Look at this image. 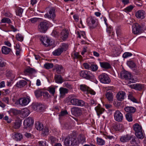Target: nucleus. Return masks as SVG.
Instances as JSON below:
<instances>
[{"label":"nucleus","instance_id":"b1692460","mask_svg":"<svg viewBox=\"0 0 146 146\" xmlns=\"http://www.w3.org/2000/svg\"><path fill=\"white\" fill-rule=\"evenodd\" d=\"M11 50V48L5 46H3L1 48L2 53L5 54H9Z\"/></svg>","mask_w":146,"mask_h":146},{"label":"nucleus","instance_id":"2eb2a0df","mask_svg":"<svg viewBox=\"0 0 146 146\" xmlns=\"http://www.w3.org/2000/svg\"><path fill=\"white\" fill-rule=\"evenodd\" d=\"M43 44L46 47H48L50 46L51 41V40L47 37H42L40 39Z\"/></svg>","mask_w":146,"mask_h":146},{"label":"nucleus","instance_id":"f8f14e48","mask_svg":"<svg viewBox=\"0 0 146 146\" xmlns=\"http://www.w3.org/2000/svg\"><path fill=\"white\" fill-rule=\"evenodd\" d=\"M30 101V97L27 96L20 99L18 102L20 105L22 106H25L28 104Z\"/></svg>","mask_w":146,"mask_h":146},{"label":"nucleus","instance_id":"c85d7f7f","mask_svg":"<svg viewBox=\"0 0 146 146\" xmlns=\"http://www.w3.org/2000/svg\"><path fill=\"white\" fill-rule=\"evenodd\" d=\"M101 66L105 69H109L111 68V65L110 64L107 62H100Z\"/></svg>","mask_w":146,"mask_h":146},{"label":"nucleus","instance_id":"ea45409f","mask_svg":"<svg viewBox=\"0 0 146 146\" xmlns=\"http://www.w3.org/2000/svg\"><path fill=\"white\" fill-rule=\"evenodd\" d=\"M97 142L98 145L102 146L104 145L105 143V142L104 140L102 139L99 137H97Z\"/></svg>","mask_w":146,"mask_h":146},{"label":"nucleus","instance_id":"20e7f679","mask_svg":"<svg viewBox=\"0 0 146 146\" xmlns=\"http://www.w3.org/2000/svg\"><path fill=\"white\" fill-rule=\"evenodd\" d=\"M98 78L100 82L103 84H108L111 82L110 78L106 73L102 74L99 76Z\"/></svg>","mask_w":146,"mask_h":146},{"label":"nucleus","instance_id":"e433bc0d","mask_svg":"<svg viewBox=\"0 0 146 146\" xmlns=\"http://www.w3.org/2000/svg\"><path fill=\"white\" fill-rule=\"evenodd\" d=\"M127 65L131 68H135L136 65L134 62L132 60H129L127 62Z\"/></svg>","mask_w":146,"mask_h":146},{"label":"nucleus","instance_id":"e2e57ef3","mask_svg":"<svg viewBox=\"0 0 146 146\" xmlns=\"http://www.w3.org/2000/svg\"><path fill=\"white\" fill-rule=\"evenodd\" d=\"M90 68L93 71H96L98 69L97 65L96 64L92 65L90 66Z\"/></svg>","mask_w":146,"mask_h":146},{"label":"nucleus","instance_id":"09e8293b","mask_svg":"<svg viewBox=\"0 0 146 146\" xmlns=\"http://www.w3.org/2000/svg\"><path fill=\"white\" fill-rule=\"evenodd\" d=\"M16 39L17 40L20 41H22L23 39V36L21 34L18 33L16 36Z\"/></svg>","mask_w":146,"mask_h":146},{"label":"nucleus","instance_id":"79ce46f5","mask_svg":"<svg viewBox=\"0 0 146 146\" xmlns=\"http://www.w3.org/2000/svg\"><path fill=\"white\" fill-rule=\"evenodd\" d=\"M39 18H33L27 20V21L30 24H35L39 20Z\"/></svg>","mask_w":146,"mask_h":146},{"label":"nucleus","instance_id":"393cba45","mask_svg":"<svg viewBox=\"0 0 146 146\" xmlns=\"http://www.w3.org/2000/svg\"><path fill=\"white\" fill-rule=\"evenodd\" d=\"M5 75L8 77H10L12 79H13L15 77L14 74L12 72V70H7L6 71Z\"/></svg>","mask_w":146,"mask_h":146},{"label":"nucleus","instance_id":"052dcab7","mask_svg":"<svg viewBox=\"0 0 146 146\" xmlns=\"http://www.w3.org/2000/svg\"><path fill=\"white\" fill-rule=\"evenodd\" d=\"M49 131L47 127H45L44 129L43 128L42 133L44 135H47L48 134Z\"/></svg>","mask_w":146,"mask_h":146},{"label":"nucleus","instance_id":"a211bd4d","mask_svg":"<svg viewBox=\"0 0 146 146\" xmlns=\"http://www.w3.org/2000/svg\"><path fill=\"white\" fill-rule=\"evenodd\" d=\"M145 12L142 10L138 11L135 13V16L138 19H144L145 17Z\"/></svg>","mask_w":146,"mask_h":146},{"label":"nucleus","instance_id":"a878e982","mask_svg":"<svg viewBox=\"0 0 146 146\" xmlns=\"http://www.w3.org/2000/svg\"><path fill=\"white\" fill-rule=\"evenodd\" d=\"M106 96L107 99L109 102H111L113 101V96L112 93L108 92L106 93Z\"/></svg>","mask_w":146,"mask_h":146},{"label":"nucleus","instance_id":"4d7b16f0","mask_svg":"<svg viewBox=\"0 0 146 146\" xmlns=\"http://www.w3.org/2000/svg\"><path fill=\"white\" fill-rule=\"evenodd\" d=\"M1 22L2 23H9L11 22V20L9 18H4L1 20Z\"/></svg>","mask_w":146,"mask_h":146},{"label":"nucleus","instance_id":"a19ab883","mask_svg":"<svg viewBox=\"0 0 146 146\" xmlns=\"http://www.w3.org/2000/svg\"><path fill=\"white\" fill-rule=\"evenodd\" d=\"M23 10L21 7L18 8L16 11V14L17 15L20 17L22 16V14L23 12Z\"/></svg>","mask_w":146,"mask_h":146},{"label":"nucleus","instance_id":"37998d69","mask_svg":"<svg viewBox=\"0 0 146 146\" xmlns=\"http://www.w3.org/2000/svg\"><path fill=\"white\" fill-rule=\"evenodd\" d=\"M25 71L26 72L31 74L34 73L36 72V70L35 69L30 67H29L26 69Z\"/></svg>","mask_w":146,"mask_h":146},{"label":"nucleus","instance_id":"f3484780","mask_svg":"<svg viewBox=\"0 0 146 146\" xmlns=\"http://www.w3.org/2000/svg\"><path fill=\"white\" fill-rule=\"evenodd\" d=\"M95 109L99 117H100V115L103 113L105 111V109L102 107L100 104H98V106L95 107Z\"/></svg>","mask_w":146,"mask_h":146},{"label":"nucleus","instance_id":"864d4df0","mask_svg":"<svg viewBox=\"0 0 146 146\" xmlns=\"http://www.w3.org/2000/svg\"><path fill=\"white\" fill-rule=\"evenodd\" d=\"M10 112L11 114L12 115H16L18 113L17 110L13 109H11L10 110Z\"/></svg>","mask_w":146,"mask_h":146},{"label":"nucleus","instance_id":"5fc2aeb1","mask_svg":"<svg viewBox=\"0 0 146 146\" xmlns=\"http://www.w3.org/2000/svg\"><path fill=\"white\" fill-rule=\"evenodd\" d=\"M132 55L131 53L129 52H125L123 55V57L124 58H126L129 57L131 56Z\"/></svg>","mask_w":146,"mask_h":146},{"label":"nucleus","instance_id":"bb28decb","mask_svg":"<svg viewBox=\"0 0 146 146\" xmlns=\"http://www.w3.org/2000/svg\"><path fill=\"white\" fill-rule=\"evenodd\" d=\"M59 90L60 96H61L65 95L68 92V89L63 87L60 88Z\"/></svg>","mask_w":146,"mask_h":146},{"label":"nucleus","instance_id":"a18cd8bd","mask_svg":"<svg viewBox=\"0 0 146 146\" xmlns=\"http://www.w3.org/2000/svg\"><path fill=\"white\" fill-rule=\"evenodd\" d=\"M134 7L131 5H130L126 7L124 9V11L126 13L131 12L133 9Z\"/></svg>","mask_w":146,"mask_h":146},{"label":"nucleus","instance_id":"69168bd1","mask_svg":"<svg viewBox=\"0 0 146 146\" xmlns=\"http://www.w3.org/2000/svg\"><path fill=\"white\" fill-rule=\"evenodd\" d=\"M35 93L36 97H38L41 95V92L39 90H37L35 91Z\"/></svg>","mask_w":146,"mask_h":146},{"label":"nucleus","instance_id":"4c0bfd02","mask_svg":"<svg viewBox=\"0 0 146 146\" xmlns=\"http://www.w3.org/2000/svg\"><path fill=\"white\" fill-rule=\"evenodd\" d=\"M131 138L130 136H126L121 137L120 138V141L123 142H127L130 140Z\"/></svg>","mask_w":146,"mask_h":146},{"label":"nucleus","instance_id":"f257e3e1","mask_svg":"<svg viewBox=\"0 0 146 146\" xmlns=\"http://www.w3.org/2000/svg\"><path fill=\"white\" fill-rule=\"evenodd\" d=\"M133 128L135 131L136 136L139 139H143L144 138V136L141 126L139 124L136 123L133 125Z\"/></svg>","mask_w":146,"mask_h":146},{"label":"nucleus","instance_id":"de8ad7c7","mask_svg":"<svg viewBox=\"0 0 146 146\" xmlns=\"http://www.w3.org/2000/svg\"><path fill=\"white\" fill-rule=\"evenodd\" d=\"M128 98L129 99L134 103H137V100L134 98L132 95L131 94H129L128 96Z\"/></svg>","mask_w":146,"mask_h":146},{"label":"nucleus","instance_id":"3c124183","mask_svg":"<svg viewBox=\"0 0 146 146\" xmlns=\"http://www.w3.org/2000/svg\"><path fill=\"white\" fill-rule=\"evenodd\" d=\"M39 104L37 103H33L32 105V108L35 110L38 111Z\"/></svg>","mask_w":146,"mask_h":146},{"label":"nucleus","instance_id":"dca6fc26","mask_svg":"<svg viewBox=\"0 0 146 146\" xmlns=\"http://www.w3.org/2000/svg\"><path fill=\"white\" fill-rule=\"evenodd\" d=\"M128 86L131 88L137 90H140L143 89L144 88L143 85L138 84L129 85Z\"/></svg>","mask_w":146,"mask_h":146},{"label":"nucleus","instance_id":"473e14b6","mask_svg":"<svg viewBox=\"0 0 146 146\" xmlns=\"http://www.w3.org/2000/svg\"><path fill=\"white\" fill-rule=\"evenodd\" d=\"M13 127L15 129L19 128L21 125V122L20 121L16 120L13 123Z\"/></svg>","mask_w":146,"mask_h":146},{"label":"nucleus","instance_id":"ddd939ff","mask_svg":"<svg viewBox=\"0 0 146 146\" xmlns=\"http://www.w3.org/2000/svg\"><path fill=\"white\" fill-rule=\"evenodd\" d=\"M75 138L72 137H68L64 140V145L65 146H71L74 144Z\"/></svg>","mask_w":146,"mask_h":146},{"label":"nucleus","instance_id":"58836bf2","mask_svg":"<svg viewBox=\"0 0 146 146\" xmlns=\"http://www.w3.org/2000/svg\"><path fill=\"white\" fill-rule=\"evenodd\" d=\"M107 31L109 33V36H111L112 38L114 36V33L113 31V29L111 27H109L107 29Z\"/></svg>","mask_w":146,"mask_h":146},{"label":"nucleus","instance_id":"5701e85b","mask_svg":"<svg viewBox=\"0 0 146 146\" xmlns=\"http://www.w3.org/2000/svg\"><path fill=\"white\" fill-rule=\"evenodd\" d=\"M12 137L16 141H20L22 139L23 135L20 133H15L13 134Z\"/></svg>","mask_w":146,"mask_h":146},{"label":"nucleus","instance_id":"412c9836","mask_svg":"<svg viewBox=\"0 0 146 146\" xmlns=\"http://www.w3.org/2000/svg\"><path fill=\"white\" fill-rule=\"evenodd\" d=\"M60 36L63 40H66L68 36V33L66 30H63L61 32Z\"/></svg>","mask_w":146,"mask_h":146},{"label":"nucleus","instance_id":"1a4fd4ad","mask_svg":"<svg viewBox=\"0 0 146 146\" xmlns=\"http://www.w3.org/2000/svg\"><path fill=\"white\" fill-rule=\"evenodd\" d=\"M114 119L118 122H121L122 121L123 117L122 113L119 110H117L113 113Z\"/></svg>","mask_w":146,"mask_h":146},{"label":"nucleus","instance_id":"0eeeda50","mask_svg":"<svg viewBox=\"0 0 146 146\" xmlns=\"http://www.w3.org/2000/svg\"><path fill=\"white\" fill-rule=\"evenodd\" d=\"M80 87L82 91L87 94L90 93L93 95H94L96 94L95 92L93 90L85 84L80 85Z\"/></svg>","mask_w":146,"mask_h":146},{"label":"nucleus","instance_id":"2f4dec72","mask_svg":"<svg viewBox=\"0 0 146 146\" xmlns=\"http://www.w3.org/2000/svg\"><path fill=\"white\" fill-rule=\"evenodd\" d=\"M21 113L24 116L27 117L29 114L30 112L28 109L25 108L22 110Z\"/></svg>","mask_w":146,"mask_h":146},{"label":"nucleus","instance_id":"13d9d810","mask_svg":"<svg viewBox=\"0 0 146 146\" xmlns=\"http://www.w3.org/2000/svg\"><path fill=\"white\" fill-rule=\"evenodd\" d=\"M49 139V141H50L51 143L52 144L54 143L56 141V138L53 136L50 137Z\"/></svg>","mask_w":146,"mask_h":146},{"label":"nucleus","instance_id":"49530a36","mask_svg":"<svg viewBox=\"0 0 146 146\" xmlns=\"http://www.w3.org/2000/svg\"><path fill=\"white\" fill-rule=\"evenodd\" d=\"M55 88L52 87H49L48 88V91L52 95H54L55 92Z\"/></svg>","mask_w":146,"mask_h":146},{"label":"nucleus","instance_id":"c756f323","mask_svg":"<svg viewBox=\"0 0 146 146\" xmlns=\"http://www.w3.org/2000/svg\"><path fill=\"white\" fill-rule=\"evenodd\" d=\"M124 110L126 112L131 113H134L136 111L135 109L132 106L127 107L125 108Z\"/></svg>","mask_w":146,"mask_h":146},{"label":"nucleus","instance_id":"423d86ee","mask_svg":"<svg viewBox=\"0 0 146 146\" xmlns=\"http://www.w3.org/2000/svg\"><path fill=\"white\" fill-rule=\"evenodd\" d=\"M121 76L124 78L125 79L130 80L129 82L131 83H135V80H134L131 76V74L129 72L126 71H123L121 73Z\"/></svg>","mask_w":146,"mask_h":146},{"label":"nucleus","instance_id":"8fccbe9b","mask_svg":"<svg viewBox=\"0 0 146 146\" xmlns=\"http://www.w3.org/2000/svg\"><path fill=\"white\" fill-rule=\"evenodd\" d=\"M60 48L62 50V52L63 50L66 51L68 48V45L66 43H62L61 44V48Z\"/></svg>","mask_w":146,"mask_h":146},{"label":"nucleus","instance_id":"4be33fe9","mask_svg":"<svg viewBox=\"0 0 146 146\" xmlns=\"http://www.w3.org/2000/svg\"><path fill=\"white\" fill-rule=\"evenodd\" d=\"M121 49L120 47H115L113 50V57H117L121 53Z\"/></svg>","mask_w":146,"mask_h":146},{"label":"nucleus","instance_id":"6ab92c4d","mask_svg":"<svg viewBox=\"0 0 146 146\" xmlns=\"http://www.w3.org/2000/svg\"><path fill=\"white\" fill-rule=\"evenodd\" d=\"M125 96V92L122 91H120L118 93L116 96L117 100L120 101H122L123 100Z\"/></svg>","mask_w":146,"mask_h":146},{"label":"nucleus","instance_id":"7ed1b4c3","mask_svg":"<svg viewBox=\"0 0 146 146\" xmlns=\"http://www.w3.org/2000/svg\"><path fill=\"white\" fill-rule=\"evenodd\" d=\"M48 22L46 21L41 22L38 26V30L41 33H45L49 27Z\"/></svg>","mask_w":146,"mask_h":146},{"label":"nucleus","instance_id":"7c9ffc66","mask_svg":"<svg viewBox=\"0 0 146 146\" xmlns=\"http://www.w3.org/2000/svg\"><path fill=\"white\" fill-rule=\"evenodd\" d=\"M54 79L55 82L57 83H62L63 81V80L60 75H55L54 76Z\"/></svg>","mask_w":146,"mask_h":146},{"label":"nucleus","instance_id":"bf43d9fd","mask_svg":"<svg viewBox=\"0 0 146 146\" xmlns=\"http://www.w3.org/2000/svg\"><path fill=\"white\" fill-rule=\"evenodd\" d=\"M38 111H41L44 109V106L42 104H39L38 106Z\"/></svg>","mask_w":146,"mask_h":146},{"label":"nucleus","instance_id":"6e6552de","mask_svg":"<svg viewBox=\"0 0 146 146\" xmlns=\"http://www.w3.org/2000/svg\"><path fill=\"white\" fill-rule=\"evenodd\" d=\"M143 26L139 25L137 23L134 24L132 26L133 33L134 34H138L142 33Z\"/></svg>","mask_w":146,"mask_h":146},{"label":"nucleus","instance_id":"0e129e2a","mask_svg":"<svg viewBox=\"0 0 146 146\" xmlns=\"http://www.w3.org/2000/svg\"><path fill=\"white\" fill-rule=\"evenodd\" d=\"M62 69V67L61 66H58L56 68V71L58 73H60Z\"/></svg>","mask_w":146,"mask_h":146},{"label":"nucleus","instance_id":"72a5a7b5","mask_svg":"<svg viewBox=\"0 0 146 146\" xmlns=\"http://www.w3.org/2000/svg\"><path fill=\"white\" fill-rule=\"evenodd\" d=\"M78 141L79 143H83L86 142V138L83 135H80L78 138Z\"/></svg>","mask_w":146,"mask_h":146},{"label":"nucleus","instance_id":"cd10ccee","mask_svg":"<svg viewBox=\"0 0 146 146\" xmlns=\"http://www.w3.org/2000/svg\"><path fill=\"white\" fill-rule=\"evenodd\" d=\"M27 82L23 80H21L18 82L16 84V86L19 88H21L25 86Z\"/></svg>","mask_w":146,"mask_h":146},{"label":"nucleus","instance_id":"c03bdc74","mask_svg":"<svg viewBox=\"0 0 146 146\" xmlns=\"http://www.w3.org/2000/svg\"><path fill=\"white\" fill-rule=\"evenodd\" d=\"M44 68L46 69L51 68L53 66V64L52 63H45L44 65Z\"/></svg>","mask_w":146,"mask_h":146},{"label":"nucleus","instance_id":"9d476101","mask_svg":"<svg viewBox=\"0 0 146 146\" xmlns=\"http://www.w3.org/2000/svg\"><path fill=\"white\" fill-rule=\"evenodd\" d=\"M55 11V9L53 8H51L49 11L48 13L44 15V17L45 18L53 20L56 17Z\"/></svg>","mask_w":146,"mask_h":146},{"label":"nucleus","instance_id":"f704fd0d","mask_svg":"<svg viewBox=\"0 0 146 146\" xmlns=\"http://www.w3.org/2000/svg\"><path fill=\"white\" fill-rule=\"evenodd\" d=\"M35 126L36 129L38 130H41L43 129V125L39 122H37L35 123Z\"/></svg>","mask_w":146,"mask_h":146},{"label":"nucleus","instance_id":"f03ea898","mask_svg":"<svg viewBox=\"0 0 146 146\" xmlns=\"http://www.w3.org/2000/svg\"><path fill=\"white\" fill-rule=\"evenodd\" d=\"M67 100L70 101L72 105L82 106L84 105L85 102L83 100H79L76 98H72L70 96L67 98Z\"/></svg>","mask_w":146,"mask_h":146},{"label":"nucleus","instance_id":"6e6d98bb","mask_svg":"<svg viewBox=\"0 0 146 146\" xmlns=\"http://www.w3.org/2000/svg\"><path fill=\"white\" fill-rule=\"evenodd\" d=\"M125 117L127 120L129 121H132V118L130 114L129 113L127 114L126 115Z\"/></svg>","mask_w":146,"mask_h":146},{"label":"nucleus","instance_id":"774afa93","mask_svg":"<svg viewBox=\"0 0 146 146\" xmlns=\"http://www.w3.org/2000/svg\"><path fill=\"white\" fill-rule=\"evenodd\" d=\"M68 114V112L66 110L62 111H61L59 115L60 116H64Z\"/></svg>","mask_w":146,"mask_h":146},{"label":"nucleus","instance_id":"680f3d73","mask_svg":"<svg viewBox=\"0 0 146 146\" xmlns=\"http://www.w3.org/2000/svg\"><path fill=\"white\" fill-rule=\"evenodd\" d=\"M81 36H82L83 38H85V33L84 31H81L79 33L78 37L80 38H81Z\"/></svg>","mask_w":146,"mask_h":146},{"label":"nucleus","instance_id":"aec40b11","mask_svg":"<svg viewBox=\"0 0 146 146\" xmlns=\"http://www.w3.org/2000/svg\"><path fill=\"white\" fill-rule=\"evenodd\" d=\"M96 19L94 18L91 17L88 18V21L89 20V25L91 27L94 28L96 27Z\"/></svg>","mask_w":146,"mask_h":146},{"label":"nucleus","instance_id":"4468645a","mask_svg":"<svg viewBox=\"0 0 146 146\" xmlns=\"http://www.w3.org/2000/svg\"><path fill=\"white\" fill-rule=\"evenodd\" d=\"M72 114L75 116H78L82 114V109L78 107H74L71 109Z\"/></svg>","mask_w":146,"mask_h":146},{"label":"nucleus","instance_id":"9b49d317","mask_svg":"<svg viewBox=\"0 0 146 146\" xmlns=\"http://www.w3.org/2000/svg\"><path fill=\"white\" fill-rule=\"evenodd\" d=\"M34 121L33 119L31 117H29L26 119L23 122L24 128L27 129L28 127L33 125Z\"/></svg>","mask_w":146,"mask_h":146},{"label":"nucleus","instance_id":"c9c22d12","mask_svg":"<svg viewBox=\"0 0 146 146\" xmlns=\"http://www.w3.org/2000/svg\"><path fill=\"white\" fill-rule=\"evenodd\" d=\"M62 50L60 48L55 50L53 52L52 54L54 56H59L62 52Z\"/></svg>","mask_w":146,"mask_h":146},{"label":"nucleus","instance_id":"338daca9","mask_svg":"<svg viewBox=\"0 0 146 146\" xmlns=\"http://www.w3.org/2000/svg\"><path fill=\"white\" fill-rule=\"evenodd\" d=\"M52 34L54 36L56 37H57L60 36L58 32L56 30H54L52 32Z\"/></svg>","mask_w":146,"mask_h":146},{"label":"nucleus","instance_id":"39448f33","mask_svg":"<svg viewBox=\"0 0 146 146\" xmlns=\"http://www.w3.org/2000/svg\"><path fill=\"white\" fill-rule=\"evenodd\" d=\"M80 77L87 79L92 78L94 75L90 71L87 70H82L79 72Z\"/></svg>","mask_w":146,"mask_h":146},{"label":"nucleus","instance_id":"603ef678","mask_svg":"<svg viewBox=\"0 0 146 146\" xmlns=\"http://www.w3.org/2000/svg\"><path fill=\"white\" fill-rule=\"evenodd\" d=\"M102 134L103 135L104 137H105L106 139L108 138L110 139H114V137L112 136L107 135H106V133H102Z\"/></svg>","mask_w":146,"mask_h":146}]
</instances>
